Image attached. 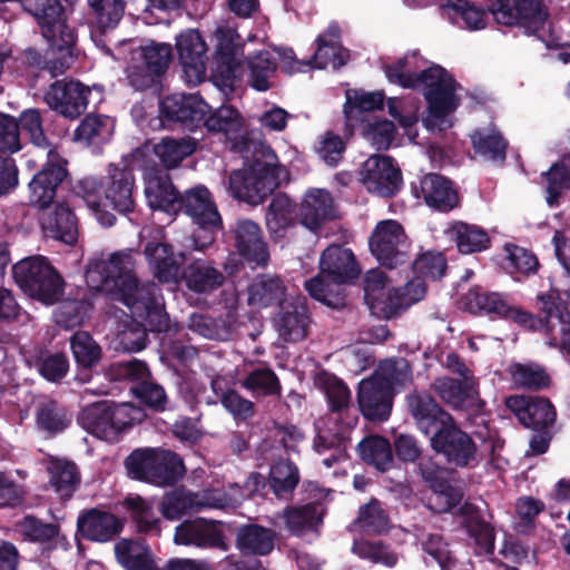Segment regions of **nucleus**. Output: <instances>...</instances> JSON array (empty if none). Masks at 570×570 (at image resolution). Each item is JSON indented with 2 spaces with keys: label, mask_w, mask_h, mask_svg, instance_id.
I'll return each mask as SVG.
<instances>
[{
  "label": "nucleus",
  "mask_w": 570,
  "mask_h": 570,
  "mask_svg": "<svg viewBox=\"0 0 570 570\" xmlns=\"http://www.w3.org/2000/svg\"><path fill=\"white\" fill-rule=\"evenodd\" d=\"M358 455L364 463L379 472H386L394 465L393 450L389 440L381 435H368L357 445Z\"/></svg>",
  "instance_id": "48"
},
{
  "label": "nucleus",
  "mask_w": 570,
  "mask_h": 570,
  "mask_svg": "<svg viewBox=\"0 0 570 570\" xmlns=\"http://www.w3.org/2000/svg\"><path fill=\"white\" fill-rule=\"evenodd\" d=\"M385 95L383 91L366 92L363 90H351L346 92V100L343 107L345 117L351 120L358 115L368 111L382 110Z\"/></svg>",
  "instance_id": "62"
},
{
  "label": "nucleus",
  "mask_w": 570,
  "mask_h": 570,
  "mask_svg": "<svg viewBox=\"0 0 570 570\" xmlns=\"http://www.w3.org/2000/svg\"><path fill=\"white\" fill-rule=\"evenodd\" d=\"M382 69L389 82L404 89L422 90L429 112L435 119L445 118L460 105L455 95L459 83L453 76L440 65L419 70L416 51L383 65Z\"/></svg>",
  "instance_id": "3"
},
{
  "label": "nucleus",
  "mask_w": 570,
  "mask_h": 570,
  "mask_svg": "<svg viewBox=\"0 0 570 570\" xmlns=\"http://www.w3.org/2000/svg\"><path fill=\"white\" fill-rule=\"evenodd\" d=\"M72 422V413L56 400L40 402L36 411V423L49 436L65 432Z\"/></svg>",
  "instance_id": "44"
},
{
  "label": "nucleus",
  "mask_w": 570,
  "mask_h": 570,
  "mask_svg": "<svg viewBox=\"0 0 570 570\" xmlns=\"http://www.w3.org/2000/svg\"><path fill=\"white\" fill-rule=\"evenodd\" d=\"M416 469L423 482L432 491L428 503L429 509L439 514L446 513L461 502L463 492L450 482L445 469L432 458L421 459Z\"/></svg>",
  "instance_id": "14"
},
{
  "label": "nucleus",
  "mask_w": 570,
  "mask_h": 570,
  "mask_svg": "<svg viewBox=\"0 0 570 570\" xmlns=\"http://www.w3.org/2000/svg\"><path fill=\"white\" fill-rule=\"evenodd\" d=\"M135 262L130 253L119 250L109 258H91L86 275L91 282L117 291L119 299L130 309L132 316L146 321L153 332L168 327V317L160 303V288L153 282L140 284L134 275Z\"/></svg>",
  "instance_id": "1"
},
{
  "label": "nucleus",
  "mask_w": 570,
  "mask_h": 570,
  "mask_svg": "<svg viewBox=\"0 0 570 570\" xmlns=\"http://www.w3.org/2000/svg\"><path fill=\"white\" fill-rule=\"evenodd\" d=\"M406 406L416 429L430 438L453 416L425 391H414L406 399Z\"/></svg>",
  "instance_id": "23"
},
{
  "label": "nucleus",
  "mask_w": 570,
  "mask_h": 570,
  "mask_svg": "<svg viewBox=\"0 0 570 570\" xmlns=\"http://www.w3.org/2000/svg\"><path fill=\"white\" fill-rule=\"evenodd\" d=\"M210 107L198 94H171L159 102L160 118L193 130L199 126Z\"/></svg>",
  "instance_id": "18"
},
{
  "label": "nucleus",
  "mask_w": 570,
  "mask_h": 570,
  "mask_svg": "<svg viewBox=\"0 0 570 570\" xmlns=\"http://www.w3.org/2000/svg\"><path fill=\"white\" fill-rule=\"evenodd\" d=\"M504 403L520 423L528 429L551 428L556 422L557 412L548 397L510 395Z\"/></svg>",
  "instance_id": "22"
},
{
  "label": "nucleus",
  "mask_w": 570,
  "mask_h": 570,
  "mask_svg": "<svg viewBox=\"0 0 570 570\" xmlns=\"http://www.w3.org/2000/svg\"><path fill=\"white\" fill-rule=\"evenodd\" d=\"M247 293L248 305L261 308L281 306L284 303L286 287L279 276L261 274L248 285Z\"/></svg>",
  "instance_id": "37"
},
{
  "label": "nucleus",
  "mask_w": 570,
  "mask_h": 570,
  "mask_svg": "<svg viewBox=\"0 0 570 570\" xmlns=\"http://www.w3.org/2000/svg\"><path fill=\"white\" fill-rule=\"evenodd\" d=\"M68 176L65 165L48 161L28 184L29 205L38 209L49 208L57 196L59 186Z\"/></svg>",
  "instance_id": "25"
},
{
  "label": "nucleus",
  "mask_w": 570,
  "mask_h": 570,
  "mask_svg": "<svg viewBox=\"0 0 570 570\" xmlns=\"http://www.w3.org/2000/svg\"><path fill=\"white\" fill-rule=\"evenodd\" d=\"M546 184V202L549 207H558L564 191L570 190V154L563 155L541 174Z\"/></svg>",
  "instance_id": "47"
},
{
  "label": "nucleus",
  "mask_w": 570,
  "mask_h": 570,
  "mask_svg": "<svg viewBox=\"0 0 570 570\" xmlns=\"http://www.w3.org/2000/svg\"><path fill=\"white\" fill-rule=\"evenodd\" d=\"M115 124L106 115L88 114L75 130V140L88 146H100L114 134Z\"/></svg>",
  "instance_id": "49"
},
{
  "label": "nucleus",
  "mask_w": 570,
  "mask_h": 570,
  "mask_svg": "<svg viewBox=\"0 0 570 570\" xmlns=\"http://www.w3.org/2000/svg\"><path fill=\"white\" fill-rule=\"evenodd\" d=\"M322 504L309 502L303 505H288L283 511L285 528L294 535L315 530L323 522Z\"/></svg>",
  "instance_id": "42"
},
{
  "label": "nucleus",
  "mask_w": 570,
  "mask_h": 570,
  "mask_svg": "<svg viewBox=\"0 0 570 570\" xmlns=\"http://www.w3.org/2000/svg\"><path fill=\"white\" fill-rule=\"evenodd\" d=\"M70 348L78 367L82 370H91L101 361V346L88 332H76L71 336Z\"/></svg>",
  "instance_id": "58"
},
{
  "label": "nucleus",
  "mask_w": 570,
  "mask_h": 570,
  "mask_svg": "<svg viewBox=\"0 0 570 570\" xmlns=\"http://www.w3.org/2000/svg\"><path fill=\"white\" fill-rule=\"evenodd\" d=\"M353 525L367 535H381L390 530V517L383 509L382 502L375 498L358 509L357 518Z\"/></svg>",
  "instance_id": "51"
},
{
  "label": "nucleus",
  "mask_w": 570,
  "mask_h": 570,
  "mask_svg": "<svg viewBox=\"0 0 570 570\" xmlns=\"http://www.w3.org/2000/svg\"><path fill=\"white\" fill-rule=\"evenodd\" d=\"M537 301L538 308L543 316L507 303L500 318L511 321L529 331H543L550 336H554V331L558 327L561 345L570 354V311L568 302L561 298L558 289L539 294Z\"/></svg>",
  "instance_id": "6"
},
{
  "label": "nucleus",
  "mask_w": 570,
  "mask_h": 570,
  "mask_svg": "<svg viewBox=\"0 0 570 570\" xmlns=\"http://www.w3.org/2000/svg\"><path fill=\"white\" fill-rule=\"evenodd\" d=\"M511 379L518 387L530 391H541L551 384V379L546 370L532 364H513Z\"/></svg>",
  "instance_id": "64"
},
{
  "label": "nucleus",
  "mask_w": 570,
  "mask_h": 570,
  "mask_svg": "<svg viewBox=\"0 0 570 570\" xmlns=\"http://www.w3.org/2000/svg\"><path fill=\"white\" fill-rule=\"evenodd\" d=\"M394 391L390 382L374 372L358 383L357 403L362 415L371 422L386 421L393 406Z\"/></svg>",
  "instance_id": "17"
},
{
  "label": "nucleus",
  "mask_w": 570,
  "mask_h": 570,
  "mask_svg": "<svg viewBox=\"0 0 570 570\" xmlns=\"http://www.w3.org/2000/svg\"><path fill=\"white\" fill-rule=\"evenodd\" d=\"M368 246L379 263L392 269L407 261L411 244L403 226L397 220L385 219L379 222L374 227Z\"/></svg>",
  "instance_id": "10"
},
{
  "label": "nucleus",
  "mask_w": 570,
  "mask_h": 570,
  "mask_svg": "<svg viewBox=\"0 0 570 570\" xmlns=\"http://www.w3.org/2000/svg\"><path fill=\"white\" fill-rule=\"evenodd\" d=\"M242 386L254 397H281L282 384L276 373L268 366L252 370L242 381Z\"/></svg>",
  "instance_id": "56"
},
{
  "label": "nucleus",
  "mask_w": 570,
  "mask_h": 570,
  "mask_svg": "<svg viewBox=\"0 0 570 570\" xmlns=\"http://www.w3.org/2000/svg\"><path fill=\"white\" fill-rule=\"evenodd\" d=\"M185 474L181 458L169 450L158 449L148 483L157 487H173Z\"/></svg>",
  "instance_id": "45"
},
{
  "label": "nucleus",
  "mask_w": 570,
  "mask_h": 570,
  "mask_svg": "<svg viewBox=\"0 0 570 570\" xmlns=\"http://www.w3.org/2000/svg\"><path fill=\"white\" fill-rule=\"evenodd\" d=\"M144 254L155 278L160 283L177 282L180 264L175 258L174 248L168 243L148 242Z\"/></svg>",
  "instance_id": "35"
},
{
  "label": "nucleus",
  "mask_w": 570,
  "mask_h": 570,
  "mask_svg": "<svg viewBox=\"0 0 570 570\" xmlns=\"http://www.w3.org/2000/svg\"><path fill=\"white\" fill-rule=\"evenodd\" d=\"M266 227L272 235L284 236L299 222V207L285 193L273 196L265 215Z\"/></svg>",
  "instance_id": "36"
},
{
  "label": "nucleus",
  "mask_w": 570,
  "mask_h": 570,
  "mask_svg": "<svg viewBox=\"0 0 570 570\" xmlns=\"http://www.w3.org/2000/svg\"><path fill=\"white\" fill-rule=\"evenodd\" d=\"M386 275L379 268L366 272L363 279L364 299L371 312L382 318H393L400 314L403 306L396 302L397 291L389 293L386 296L384 289L386 286Z\"/></svg>",
  "instance_id": "27"
},
{
  "label": "nucleus",
  "mask_w": 570,
  "mask_h": 570,
  "mask_svg": "<svg viewBox=\"0 0 570 570\" xmlns=\"http://www.w3.org/2000/svg\"><path fill=\"white\" fill-rule=\"evenodd\" d=\"M47 471L49 482L61 497L70 498L80 483V474L72 461L52 458L49 460Z\"/></svg>",
  "instance_id": "53"
},
{
  "label": "nucleus",
  "mask_w": 570,
  "mask_h": 570,
  "mask_svg": "<svg viewBox=\"0 0 570 570\" xmlns=\"http://www.w3.org/2000/svg\"><path fill=\"white\" fill-rule=\"evenodd\" d=\"M309 324L308 308L304 299L297 297L279 306L276 320L279 336L286 342H299L307 336Z\"/></svg>",
  "instance_id": "29"
},
{
  "label": "nucleus",
  "mask_w": 570,
  "mask_h": 570,
  "mask_svg": "<svg viewBox=\"0 0 570 570\" xmlns=\"http://www.w3.org/2000/svg\"><path fill=\"white\" fill-rule=\"evenodd\" d=\"M412 191L438 213L448 214L461 206V197L453 181L436 173L424 175L417 184L412 183Z\"/></svg>",
  "instance_id": "20"
},
{
  "label": "nucleus",
  "mask_w": 570,
  "mask_h": 570,
  "mask_svg": "<svg viewBox=\"0 0 570 570\" xmlns=\"http://www.w3.org/2000/svg\"><path fill=\"white\" fill-rule=\"evenodd\" d=\"M47 235L67 245L78 240V219L69 206L61 203L55 207L53 213L43 223Z\"/></svg>",
  "instance_id": "46"
},
{
  "label": "nucleus",
  "mask_w": 570,
  "mask_h": 570,
  "mask_svg": "<svg viewBox=\"0 0 570 570\" xmlns=\"http://www.w3.org/2000/svg\"><path fill=\"white\" fill-rule=\"evenodd\" d=\"M144 411L130 403L98 401L88 404L78 415V423L89 434L109 443L118 442L122 434L145 419Z\"/></svg>",
  "instance_id": "7"
},
{
  "label": "nucleus",
  "mask_w": 570,
  "mask_h": 570,
  "mask_svg": "<svg viewBox=\"0 0 570 570\" xmlns=\"http://www.w3.org/2000/svg\"><path fill=\"white\" fill-rule=\"evenodd\" d=\"M96 20L92 38L98 47L111 55V49L101 39L107 31L115 29L124 17L125 0H87Z\"/></svg>",
  "instance_id": "34"
},
{
  "label": "nucleus",
  "mask_w": 570,
  "mask_h": 570,
  "mask_svg": "<svg viewBox=\"0 0 570 570\" xmlns=\"http://www.w3.org/2000/svg\"><path fill=\"white\" fill-rule=\"evenodd\" d=\"M91 89L79 80L57 79L43 94V101L57 115L75 120L87 109Z\"/></svg>",
  "instance_id": "15"
},
{
  "label": "nucleus",
  "mask_w": 570,
  "mask_h": 570,
  "mask_svg": "<svg viewBox=\"0 0 570 570\" xmlns=\"http://www.w3.org/2000/svg\"><path fill=\"white\" fill-rule=\"evenodd\" d=\"M361 268L350 248L328 246L320 258V273L305 282L309 296L333 309L347 305L344 285L358 278Z\"/></svg>",
  "instance_id": "4"
},
{
  "label": "nucleus",
  "mask_w": 570,
  "mask_h": 570,
  "mask_svg": "<svg viewBox=\"0 0 570 570\" xmlns=\"http://www.w3.org/2000/svg\"><path fill=\"white\" fill-rule=\"evenodd\" d=\"M202 507L204 504L197 493L177 489L164 497L160 510L165 519L178 520L187 513L199 511Z\"/></svg>",
  "instance_id": "59"
},
{
  "label": "nucleus",
  "mask_w": 570,
  "mask_h": 570,
  "mask_svg": "<svg viewBox=\"0 0 570 570\" xmlns=\"http://www.w3.org/2000/svg\"><path fill=\"white\" fill-rule=\"evenodd\" d=\"M178 58L186 73L199 77L206 72L207 45L198 30L189 29L176 39Z\"/></svg>",
  "instance_id": "32"
},
{
  "label": "nucleus",
  "mask_w": 570,
  "mask_h": 570,
  "mask_svg": "<svg viewBox=\"0 0 570 570\" xmlns=\"http://www.w3.org/2000/svg\"><path fill=\"white\" fill-rule=\"evenodd\" d=\"M505 257L502 262V268L511 274L530 276L537 274L540 263L537 255L524 247L507 243L504 245Z\"/></svg>",
  "instance_id": "57"
},
{
  "label": "nucleus",
  "mask_w": 570,
  "mask_h": 570,
  "mask_svg": "<svg viewBox=\"0 0 570 570\" xmlns=\"http://www.w3.org/2000/svg\"><path fill=\"white\" fill-rule=\"evenodd\" d=\"M184 278L188 289L197 294H209L224 284V274L210 263L197 259L184 271Z\"/></svg>",
  "instance_id": "43"
},
{
  "label": "nucleus",
  "mask_w": 570,
  "mask_h": 570,
  "mask_svg": "<svg viewBox=\"0 0 570 570\" xmlns=\"http://www.w3.org/2000/svg\"><path fill=\"white\" fill-rule=\"evenodd\" d=\"M117 562L125 570H159L149 547L136 539H120L114 547Z\"/></svg>",
  "instance_id": "39"
},
{
  "label": "nucleus",
  "mask_w": 570,
  "mask_h": 570,
  "mask_svg": "<svg viewBox=\"0 0 570 570\" xmlns=\"http://www.w3.org/2000/svg\"><path fill=\"white\" fill-rule=\"evenodd\" d=\"M361 183L372 194L390 198L399 193L403 179L391 156L372 155L362 165Z\"/></svg>",
  "instance_id": "16"
},
{
  "label": "nucleus",
  "mask_w": 570,
  "mask_h": 570,
  "mask_svg": "<svg viewBox=\"0 0 570 570\" xmlns=\"http://www.w3.org/2000/svg\"><path fill=\"white\" fill-rule=\"evenodd\" d=\"M12 275L26 294L47 305L58 302L63 293L62 276L43 256L21 259L12 266Z\"/></svg>",
  "instance_id": "8"
},
{
  "label": "nucleus",
  "mask_w": 570,
  "mask_h": 570,
  "mask_svg": "<svg viewBox=\"0 0 570 570\" xmlns=\"http://www.w3.org/2000/svg\"><path fill=\"white\" fill-rule=\"evenodd\" d=\"M248 83L257 91L271 88V78L277 70V62L268 50L255 51L246 58Z\"/></svg>",
  "instance_id": "52"
},
{
  "label": "nucleus",
  "mask_w": 570,
  "mask_h": 570,
  "mask_svg": "<svg viewBox=\"0 0 570 570\" xmlns=\"http://www.w3.org/2000/svg\"><path fill=\"white\" fill-rule=\"evenodd\" d=\"M230 233L234 248L244 261L263 267L268 264V246L257 223L247 218L238 219Z\"/></svg>",
  "instance_id": "21"
},
{
  "label": "nucleus",
  "mask_w": 570,
  "mask_h": 570,
  "mask_svg": "<svg viewBox=\"0 0 570 570\" xmlns=\"http://www.w3.org/2000/svg\"><path fill=\"white\" fill-rule=\"evenodd\" d=\"M340 38V28L331 24L326 35H320L316 39L317 49L312 59L314 66L318 69H325L330 63L334 67H341L345 63L343 56L337 51L335 41Z\"/></svg>",
  "instance_id": "61"
},
{
  "label": "nucleus",
  "mask_w": 570,
  "mask_h": 570,
  "mask_svg": "<svg viewBox=\"0 0 570 570\" xmlns=\"http://www.w3.org/2000/svg\"><path fill=\"white\" fill-rule=\"evenodd\" d=\"M215 50L212 57V77L217 85L232 86L242 65L244 43L237 31L218 27L212 36Z\"/></svg>",
  "instance_id": "12"
},
{
  "label": "nucleus",
  "mask_w": 570,
  "mask_h": 570,
  "mask_svg": "<svg viewBox=\"0 0 570 570\" xmlns=\"http://www.w3.org/2000/svg\"><path fill=\"white\" fill-rule=\"evenodd\" d=\"M177 213H185L198 226L193 235L195 250H205L214 244V234L222 228V217L205 186L187 190L178 200Z\"/></svg>",
  "instance_id": "9"
},
{
  "label": "nucleus",
  "mask_w": 570,
  "mask_h": 570,
  "mask_svg": "<svg viewBox=\"0 0 570 570\" xmlns=\"http://www.w3.org/2000/svg\"><path fill=\"white\" fill-rule=\"evenodd\" d=\"M276 532L257 523L242 525L236 532V547L245 554L267 556L274 549Z\"/></svg>",
  "instance_id": "38"
},
{
  "label": "nucleus",
  "mask_w": 570,
  "mask_h": 570,
  "mask_svg": "<svg viewBox=\"0 0 570 570\" xmlns=\"http://www.w3.org/2000/svg\"><path fill=\"white\" fill-rule=\"evenodd\" d=\"M154 150L165 168L171 169L196 150V142L190 138H165Z\"/></svg>",
  "instance_id": "60"
},
{
  "label": "nucleus",
  "mask_w": 570,
  "mask_h": 570,
  "mask_svg": "<svg viewBox=\"0 0 570 570\" xmlns=\"http://www.w3.org/2000/svg\"><path fill=\"white\" fill-rule=\"evenodd\" d=\"M135 531L141 534L159 532V518L156 515L153 505L140 495H128L122 501Z\"/></svg>",
  "instance_id": "54"
},
{
  "label": "nucleus",
  "mask_w": 570,
  "mask_h": 570,
  "mask_svg": "<svg viewBox=\"0 0 570 570\" xmlns=\"http://www.w3.org/2000/svg\"><path fill=\"white\" fill-rule=\"evenodd\" d=\"M474 154L487 161L503 165L507 159L509 141L498 129H475L470 135Z\"/></svg>",
  "instance_id": "40"
},
{
  "label": "nucleus",
  "mask_w": 570,
  "mask_h": 570,
  "mask_svg": "<svg viewBox=\"0 0 570 570\" xmlns=\"http://www.w3.org/2000/svg\"><path fill=\"white\" fill-rule=\"evenodd\" d=\"M175 542L183 546H195L202 549H219L227 551L229 544L226 542L220 523L208 521L203 518L186 520L176 527Z\"/></svg>",
  "instance_id": "24"
},
{
  "label": "nucleus",
  "mask_w": 570,
  "mask_h": 570,
  "mask_svg": "<svg viewBox=\"0 0 570 570\" xmlns=\"http://www.w3.org/2000/svg\"><path fill=\"white\" fill-rule=\"evenodd\" d=\"M208 131L223 132L230 141L243 137L244 118L233 106H222L214 112L205 116L203 121Z\"/></svg>",
  "instance_id": "50"
},
{
  "label": "nucleus",
  "mask_w": 570,
  "mask_h": 570,
  "mask_svg": "<svg viewBox=\"0 0 570 570\" xmlns=\"http://www.w3.org/2000/svg\"><path fill=\"white\" fill-rule=\"evenodd\" d=\"M104 184L106 208L110 207L120 214L135 210V175L132 168L125 160L119 164H109Z\"/></svg>",
  "instance_id": "19"
},
{
  "label": "nucleus",
  "mask_w": 570,
  "mask_h": 570,
  "mask_svg": "<svg viewBox=\"0 0 570 570\" xmlns=\"http://www.w3.org/2000/svg\"><path fill=\"white\" fill-rule=\"evenodd\" d=\"M489 11L503 26H519L528 33L544 28L549 12L543 0H491Z\"/></svg>",
  "instance_id": "13"
},
{
  "label": "nucleus",
  "mask_w": 570,
  "mask_h": 570,
  "mask_svg": "<svg viewBox=\"0 0 570 570\" xmlns=\"http://www.w3.org/2000/svg\"><path fill=\"white\" fill-rule=\"evenodd\" d=\"M433 386L438 395L453 410L468 411L481 403L474 377H439Z\"/></svg>",
  "instance_id": "28"
},
{
  "label": "nucleus",
  "mask_w": 570,
  "mask_h": 570,
  "mask_svg": "<svg viewBox=\"0 0 570 570\" xmlns=\"http://www.w3.org/2000/svg\"><path fill=\"white\" fill-rule=\"evenodd\" d=\"M298 207L299 223L311 232L336 218L334 199L325 189L307 193Z\"/></svg>",
  "instance_id": "30"
},
{
  "label": "nucleus",
  "mask_w": 570,
  "mask_h": 570,
  "mask_svg": "<svg viewBox=\"0 0 570 570\" xmlns=\"http://www.w3.org/2000/svg\"><path fill=\"white\" fill-rule=\"evenodd\" d=\"M444 234L455 244L459 253L464 255L480 253L491 246L488 232L475 224L454 220L444 229Z\"/></svg>",
  "instance_id": "33"
},
{
  "label": "nucleus",
  "mask_w": 570,
  "mask_h": 570,
  "mask_svg": "<svg viewBox=\"0 0 570 570\" xmlns=\"http://www.w3.org/2000/svg\"><path fill=\"white\" fill-rule=\"evenodd\" d=\"M463 303L464 307L472 314H484L500 318L508 302L499 293L488 292L475 286L464 295Z\"/></svg>",
  "instance_id": "55"
},
{
  "label": "nucleus",
  "mask_w": 570,
  "mask_h": 570,
  "mask_svg": "<svg viewBox=\"0 0 570 570\" xmlns=\"http://www.w3.org/2000/svg\"><path fill=\"white\" fill-rule=\"evenodd\" d=\"M299 480L298 466L289 459L279 458L269 468V490L278 500H289Z\"/></svg>",
  "instance_id": "41"
},
{
  "label": "nucleus",
  "mask_w": 570,
  "mask_h": 570,
  "mask_svg": "<svg viewBox=\"0 0 570 570\" xmlns=\"http://www.w3.org/2000/svg\"><path fill=\"white\" fill-rule=\"evenodd\" d=\"M277 161V155L269 146H259L248 166L230 171L228 191L237 200L252 206L264 203L288 175Z\"/></svg>",
  "instance_id": "5"
},
{
  "label": "nucleus",
  "mask_w": 570,
  "mask_h": 570,
  "mask_svg": "<svg viewBox=\"0 0 570 570\" xmlns=\"http://www.w3.org/2000/svg\"><path fill=\"white\" fill-rule=\"evenodd\" d=\"M73 0H39L37 22L48 47L43 52L29 48L26 58L29 66L48 72L51 78L65 75L80 55L77 30L69 26L66 6Z\"/></svg>",
  "instance_id": "2"
},
{
  "label": "nucleus",
  "mask_w": 570,
  "mask_h": 570,
  "mask_svg": "<svg viewBox=\"0 0 570 570\" xmlns=\"http://www.w3.org/2000/svg\"><path fill=\"white\" fill-rule=\"evenodd\" d=\"M190 331L209 340L225 341L232 334V325L223 317L193 313L188 321Z\"/></svg>",
  "instance_id": "63"
},
{
  "label": "nucleus",
  "mask_w": 570,
  "mask_h": 570,
  "mask_svg": "<svg viewBox=\"0 0 570 570\" xmlns=\"http://www.w3.org/2000/svg\"><path fill=\"white\" fill-rule=\"evenodd\" d=\"M145 195L153 210L177 214V204L181 194L174 186L168 173L158 169L149 173Z\"/></svg>",
  "instance_id": "31"
},
{
  "label": "nucleus",
  "mask_w": 570,
  "mask_h": 570,
  "mask_svg": "<svg viewBox=\"0 0 570 570\" xmlns=\"http://www.w3.org/2000/svg\"><path fill=\"white\" fill-rule=\"evenodd\" d=\"M431 449L455 468H469L476 461L478 446L472 436L463 431L455 420L444 424L429 438Z\"/></svg>",
  "instance_id": "11"
},
{
  "label": "nucleus",
  "mask_w": 570,
  "mask_h": 570,
  "mask_svg": "<svg viewBox=\"0 0 570 570\" xmlns=\"http://www.w3.org/2000/svg\"><path fill=\"white\" fill-rule=\"evenodd\" d=\"M124 529V522L116 514L98 508L87 509L77 518V534L91 542H108Z\"/></svg>",
  "instance_id": "26"
}]
</instances>
